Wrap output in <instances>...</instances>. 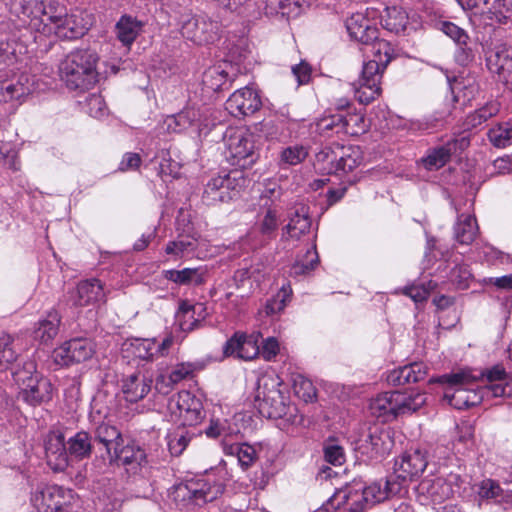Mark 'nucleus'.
Segmentation results:
<instances>
[{"label":"nucleus","mask_w":512,"mask_h":512,"mask_svg":"<svg viewBox=\"0 0 512 512\" xmlns=\"http://www.w3.org/2000/svg\"><path fill=\"white\" fill-rule=\"evenodd\" d=\"M33 30L43 35H56L64 39H76L83 36L93 23L92 14L75 9L70 14L58 0H46L45 6H37Z\"/></svg>","instance_id":"f257e3e1"},{"label":"nucleus","mask_w":512,"mask_h":512,"mask_svg":"<svg viewBox=\"0 0 512 512\" xmlns=\"http://www.w3.org/2000/svg\"><path fill=\"white\" fill-rule=\"evenodd\" d=\"M280 386L281 379L274 372H266L258 378L255 402L259 413L270 419H284L292 426L303 425V415L295 405L287 404Z\"/></svg>","instance_id":"f03ea898"},{"label":"nucleus","mask_w":512,"mask_h":512,"mask_svg":"<svg viewBox=\"0 0 512 512\" xmlns=\"http://www.w3.org/2000/svg\"><path fill=\"white\" fill-rule=\"evenodd\" d=\"M401 485L399 482L386 480L384 484L374 482L369 486H364L361 481L354 480L346 487L337 490L324 505L325 510L338 509L346 501L353 500L355 504H363L366 509L367 506H372L376 503L382 502L392 495L400 492Z\"/></svg>","instance_id":"7ed1b4c3"},{"label":"nucleus","mask_w":512,"mask_h":512,"mask_svg":"<svg viewBox=\"0 0 512 512\" xmlns=\"http://www.w3.org/2000/svg\"><path fill=\"white\" fill-rule=\"evenodd\" d=\"M96 52L89 49L69 53L60 64L62 80L70 89H88L97 81Z\"/></svg>","instance_id":"20e7f679"},{"label":"nucleus","mask_w":512,"mask_h":512,"mask_svg":"<svg viewBox=\"0 0 512 512\" xmlns=\"http://www.w3.org/2000/svg\"><path fill=\"white\" fill-rule=\"evenodd\" d=\"M476 380L478 376L474 375L470 369H462L431 379L430 382L448 384L449 388L445 391L444 398L454 408L465 409L482 401L480 389L468 388Z\"/></svg>","instance_id":"39448f33"},{"label":"nucleus","mask_w":512,"mask_h":512,"mask_svg":"<svg viewBox=\"0 0 512 512\" xmlns=\"http://www.w3.org/2000/svg\"><path fill=\"white\" fill-rule=\"evenodd\" d=\"M245 182V178L239 171L213 177L205 186L203 201L207 205H216L233 200L240 195Z\"/></svg>","instance_id":"423d86ee"},{"label":"nucleus","mask_w":512,"mask_h":512,"mask_svg":"<svg viewBox=\"0 0 512 512\" xmlns=\"http://www.w3.org/2000/svg\"><path fill=\"white\" fill-rule=\"evenodd\" d=\"M173 420L183 426H195L203 421L205 412L200 398L190 391H180L168 403Z\"/></svg>","instance_id":"0eeeda50"},{"label":"nucleus","mask_w":512,"mask_h":512,"mask_svg":"<svg viewBox=\"0 0 512 512\" xmlns=\"http://www.w3.org/2000/svg\"><path fill=\"white\" fill-rule=\"evenodd\" d=\"M33 363L27 365V371L15 373L16 380L22 382L21 398L30 405L36 406L52 399V384L47 378L34 371Z\"/></svg>","instance_id":"6e6552de"},{"label":"nucleus","mask_w":512,"mask_h":512,"mask_svg":"<svg viewBox=\"0 0 512 512\" xmlns=\"http://www.w3.org/2000/svg\"><path fill=\"white\" fill-rule=\"evenodd\" d=\"M219 31V23L206 14H187L181 18L182 36L197 45L214 42L218 38Z\"/></svg>","instance_id":"1a4fd4ad"},{"label":"nucleus","mask_w":512,"mask_h":512,"mask_svg":"<svg viewBox=\"0 0 512 512\" xmlns=\"http://www.w3.org/2000/svg\"><path fill=\"white\" fill-rule=\"evenodd\" d=\"M173 344L172 334L166 335L161 341L156 338H132L124 342L123 350L139 360L153 362L167 356Z\"/></svg>","instance_id":"9d476101"},{"label":"nucleus","mask_w":512,"mask_h":512,"mask_svg":"<svg viewBox=\"0 0 512 512\" xmlns=\"http://www.w3.org/2000/svg\"><path fill=\"white\" fill-rule=\"evenodd\" d=\"M72 490L57 485L45 486L36 490L31 497V503L38 512H58L72 504Z\"/></svg>","instance_id":"9b49d317"},{"label":"nucleus","mask_w":512,"mask_h":512,"mask_svg":"<svg viewBox=\"0 0 512 512\" xmlns=\"http://www.w3.org/2000/svg\"><path fill=\"white\" fill-rule=\"evenodd\" d=\"M386 67L373 60L364 63L358 86L354 90L359 103L369 104L381 94V79Z\"/></svg>","instance_id":"f8f14e48"},{"label":"nucleus","mask_w":512,"mask_h":512,"mask_svg":"<svg viewBox=\"0 0 512 512\" xmlns=\"http://www.w3.org/2000/svg\"><path fill=\"white\" fill-rule=\"evenodd\" d=\"M95 353V343L89 338H74L55 348L52 358L57 365L68 366L89 360Z\"/></svg>","instance_id":"ddd939ff"},{"label":"nucleus","mask_w":512,"mask_h":512,"mask_svg":"<svg viewBox=\"0 0 512 512\" xmlns=\"http://www.w3.org/2000/svg\"><path fill=\"white\" fill-rule=\"evenodd\" d=\"M111 463L122 466L128 474H139L148 466L145 450L135 443L122 444L109 457Z\"/></svg>","instance_id":"4468645a"},{"label":"nucleus","mask_w":512,"mask_h":512,"mask_svg":"<svg viewBox=\"0 0 512 512\" xmlns=\"http://www.w3.org/2000/svg\"><path fill=\"white\" fill-rule=\"evenodd\" d=\"M226 147L234 165L245 167L254 162V142L246 131L236 130L230 133L226 139Z\"/></svg>","instance_id":"2eb2a0df"},{"label":"nucleus","mask_w":512,"mask_h":512,"mask_svg":"<svg viewBox=\"0 0 512 512\" xmlns=\"http://www.w3.org/2000/svg\"><path fill=\"white\" fill-rule=\"evenodd\" d=\"M262 105L259 93L250 86L236 90L226 101V110L234 117L254 114Z\"/></svg>","instance_id":"dca6fc26"},{"label":"nucleus","mask_w":512,"mask_h":512,"mask_svg":"<svg viewBox=\"0 0 512 512\" xmlns=\"http://www.w3.org/2000/svg\"><path fill=\"white\" fill-rule=\"evenodd\" d=\"M469 143L467 137L452 139L444 145L429 149L426 156L423 157L421 161L428 170L440 169L449 162L453 154L466 149Z\"/></svg>","instance_id":"f3484780"},{"label":"nucleus","mask_w":512,"mask_h":512,"mask_svg":"<svg viewBox=\"0 0 512 512\" xmlns=\"http://www.w3.org/2000/svg\"><path fill=\"white\" fill-rule=\"evenodd\" d=\"M179 491H186L188 495L196 504H205L212 502L222 495L224 486L216 479L200 478L195 481H189L184 486H180Z\"/></svg>","instance_id":"a211bd4d"},{"label":"nucleus","mask_w":512,"mask_h":512,"mask_svg":"<svg viewBox=\"0 0 512 512\" xmlns=\"http://www.w3.org/2000/svg\"><path fill=\"white\" fill-rule=\"evenodd\" d=\"M104 300L103 284L95 278L80 281L76 288L69 292V301L76 307H84Z\"/></svg>","instance_id":"6ab92c4d"},{"label":"nucleus","mask_w":512,"mask_h":512,"mask_svg":"<svg viewBox=\"0 0 512 512\" xmlns=\"http://www.w3.org/2000/svg\"><path fill=\"white\" fill-rule=\"evenodd\" d=\"M465 11L480 16L485 24L491 25L494 22L505 23L503 3L494 4L492 0H456Z\"/></svg>","instance_id":"aec40b11"},{"label":"nucleus","mask_w":512,"mask_h":512,"mask_svg":"<svg viewBox=\"0 0 512 512\" xmlns=\"http://www.w3.org/2000/svg\"><path fill=\"white\" fill-rule=\"evenodd\" d=\"M223 353L226 357L233 356L241 360L249 361L260 354V349L252 337L236 332L226 341L223 347Z\"/></svg>","instance_id":"412c9836"},{"label":"nucleus","mask_w":512,"mask_h":512,"mask_svg":"<svg viewBox=\"0 0 512 512\" xmlns=\"http://www.w3.org/2000/svg\"><path fill=\"white\" fill-rule=\"evenodd\" d=\"M426 455L420 449L404 454L399 461L395 462L394 472L396 477L402 481L411 480L418 476L427 467Z\"/></svg>","instance_id":"4be33fe9"},{"label":"nucleus","mask_w":512,"mask_h":512,"mask_svg":"<svg viewBox=\"0 0 512 512\" xmlns=\"http://www.w3.org/2000/svg\"><path fill=\"white\" fill-rule=\"evenodd\" d=\"M45 453L48 465L55 471H62L68 465V450L64 435L60 432H51L45 441Z\"/></svg>","instance_id":"5701e85b"},{"label":"nucleus","mask_w":512,"mask_h":512,"mask_svg":"<svg viewBox=\"0 0 512 512\" xmlns=\"http://www.w3.org/2000/svg\"><path fill=\"white\" fill-rule=\"evenodd\" d=\"M207 316V308L203 303H191L187 300L180 302L176 312L179 327L184 332H190L199 327Z\"/></svg>","instance_id":"b1692460"},{"label":"nucleus","mask_w":512,"mask_h":512,"mask_svg":"<svg viewBox=\"0 0 512 512\" xmlns=\"http://www.w3.org/2000/svg\"><path fill=\"white\" fill-rule=\"evenodd\" d=\"M162 125L167 132L179 133L190 127H196L200 131V112L192 107L185 108L177 114L167 116Z\"/></svg>","instance_id":"393cba45"},{"label":"nucleus","mask_w":512,"mask_h":512,"mask_svg":"<svg viewBox=\"0 0 512 512\" xmlns=\"http://www.w3.org/2000/svg\"><path fill=\"white\" fill-rule=\"evenodd\" d=\"M381 21L386 30L396 34L404 33L409 28H415L413 26L415 22L413 17L404 8L399 6L386 7L384 14L381 16Z\"/></svg>","instance_id":"a878e982"},{"label":"nucleus","mask_w":512,"mask_h":512,"mask_svg":"<svg viewBox=\"0 0 512 512\" xmlns=\"http://www.w3.org/2000/svg\"><path fill=\"white\" fill-rule=\"evenodd\" d=\"M419 495L434 503H441L451 498V488L444 477L434 476L424 478L418 485Z\"/></svg>","instance_id":"bb28decb"},{"label":"nucleus","mask_w":512,"mask_h":512,"mask_svg":"<svg viewBox=\"0 0 512 512\" xmlns=\"http://www.w3.org/2000/svg\"><path fill=\"white\" fill-rule=\"evenodd\" d=\"M426 374L427 367L423 363L415 362L390 371L387 381L391 385L401 386L421 381L425 378Z\"/></svg>","instance_id":"cd10ccee"},{"label":"nucleus","mask_w":512,"mask_h":512,"mask_svg":"<svg viewBox=\"0 0 512 512\" xmlns=\"http://www.w3.org/2000/svg\"><path fill=\"white\" fill-rule=\"evenodd\" d=\"M163 277L177 285L200 286L206 282L207 270L204 267L164 270Z\"/></svg>","instance_id":"c85d7f7f"},{"label":"nucleus","mask_w":512,"mask_h":512,"mask_svg":"<svg viewBox=\"0 0 512 512\" xmlns=\"http://www.w3.org/2000/svg\"><path fill=\"white\" fill-rule=\"evenodd\" d=\"M151 390V380L135 373L123 380L122 393L126 401L135 403L143 399Z\"/></svg>","instance_id":"c756f323"},{"label":"nucleus","mask_w":512,"mask_h":512,"mask_svg":"<svg viewBox=\"0 0 512 512\" xmlns=\"http://www.w3.org/2000/svg\"><path fill=\"white\" fill-rule=\"evenodd\" d=\"M394 397L397 417L416 412L427 401L426 394L417 390L395 391Z\"/></svg>","instance_id":"7c9ffc66"},{"label":"nucleus","mask_w":512,"mask_h":512,"mask_svg":"<svg viewBox=\"0 0 512 512\" xmlns=\"http://www.w3.org/2000/svg\"><path fill=\"white\" fill-rule=\"evenodd\" d=\"M308 6V0H267L264 11L267 16L294 18Z\"/></svg>","instance_id":"2f4dec72"},{"label":"nucleus","mask_w":512,"mask_h":512,"mask_svg":"<svg viewBox=\"0 0 512 512\" xmlns=\"http://www.w3.org/2000/svg\"><path fill=\"white\" fill-rule=\"evenodd\" d=\"M395 391L384 392L372 398L369 402V411L372 416L380 418L383 422L392 421L397 417Z\"/></svg>","instance_id":"473e14b6"},{"label":"nucleus","mask_w":512,"mask_h":512,"mask_svg":"<svg viewBox=\"0 0 512 512\" xmlns=\"http://www.w3.org/2000/svg\"><path fill=\"white\" fill-rule=\"evenodd\" d=\"M143 24L131 15H123L115 25L117 39L126 47H130L142 31Z\"/></svg>","instance_id":"72a5a7b5"},{"label":"nucleus","mask_w":512,"mask_h":512,"mask_svg":"<svg viewBox=\"0 0 512 512\" xmlns=\"http://www.w3.org/2000/svg\"><path fill=\"white\" fill-rule=\"evenodd\" d=\"M95 439L104 445L109 457L113 454L115 448H118L124 442L120 430L116 426L104 422L96 427Z\"/></svg>","instance_id":"f704fd0d"},{"label":"nucleus","mask_w":512,"mask_h":512,"mask_svg":"<svg viewBox=\"0 0 512 512\" xmlns=\"http://www.w3.org/2000/svg\"><path fill=\"white\" fill-rule=\"evenodd\" d=\"M310 227L311 220L308 216V208L305 205H301L290 217L285 230L289 238L299 240L302 235L309 232Z\"/></svg>","instance_id":"c9c22d12"},{"label":"nucleus","mask_w":512,"mask_h":512,"mask_svg":"<svg viewBox=\"0 0 512 512\" xmlns=\"http://www.w3.org/2000/svg\"><path fill=\"white\" fill-rule=\"evenodd\" d=\"M9 11L17 17L23 16L28 20V25L33 29L34 17H39L35 12L36 7L45 6L46 0H1Z\"/></svg>","instance_id":"e433bc0d"},{"label":"nucleus","mask_w":512,"mask_h":512,"mask_svg":"<svg viewBox=\"0 0 512 512\" xmlns=\"http://www.w3.org/2000/svg\"><path fill=\"white\" fill-rule=\"evenodd\" d=\"M478 234V225L474 216L461 214L454 226V236L458 243L469 245Z\"/></svg>","instance_id":"4c0bfd02"},{"label":"nucleus","mask_w":512,"mask_h":512,"mask_svg":"<svg viewBox=\"0 0 512 512\" xmlns=\"http://www.w3.org/2000/svg\"><path fill=\"white\" fill-rule=\"evenodd\" d=\"M229 78V72L221 65L208 68L203 74V85L210 91H219L224 89L227 82H232Z\"/></svg>","instance_id":"58836bf2"},{"label":"nucleus","mask_w":512,"mask_h":512,"mask_svg":"<svg viewBox=\"0 0 512 512\" xmlns=\"http://www.w3.org/2000/svg\"><path fill=\"white\" fill-rule=\"evenodd\" d=\"M490 143L496 148H506L512 145V124L509 122L497 123L487 132Z\"/></svg>","instance_id":"ea45409f"},{"label":"nucleus","mask_w":512,"mask_h":512,"mask_svg":"<svg viewBox=\"0 0 512 512\" xmlns=\"http://www.w3.org/2000/svg\"><path fill=\"white\" fill-rule=\"evenodd\" d=\"M59 324V314L56 311L49 312L47 318L39 321V325L34 331L35 338L42 342L52 340L58 334Z\"/></svg>","instance_id":"a19ab883"},{"label":"nucleus","mask_w":512,"mask_h":512,"mask_svg":"<svg viewBox=\"0 0 512 512\" xmlns=\"http://www.w3.org/2000/svg\"><path fill=\"white\" fill-rule=\"evenodd\" d=\"M91 449V437L85 431H79L68 440V453L76 458L88 457Z\"/></svg>","instance_id":"79ce46f5"},{"label":"nucleus","mask_w":512,"mask_h":512,"mask_svg":"<svg viewBox=\"0 0 512 512\" xmlns=\"http://www.w3.org/2000/svg\"><path fill=\"white\" fill-rule=\"evenodd\" d=\"M508 493L509 490H504L492 479H485L481 481L478 486V495L481 499L495 501L509 500L511 496Z\"/></svg>","instance_id":"37998d69"},{"label":"nucleus","mask_w":512,"mask_h":512,"mask_svg":"<svg viewBox=\"0 0 512 512\" xmlns=\"http://www.w3.org/2000/svg\"><path fill=\"white\" fill-rule=\"evenodd\" d=\"M500 111V104L496 101H491L469 114L466 119V123L469 127L475 128L488 119L497 115Z\"/></svg>","instance_id":"c03bdc74"},{"label":"nucleus","mask_w":512,"mask_h":512,"mask_svg":"<svg viewBox=\"0 0 512 512\" xmlns=\"http://www.w3.org/2000/svg\"><path fill=\"white\" fill-rule=\"evenodd\" d=\"M196 239L181 237L167 243L165 253L176 259L192 254L196 249Z\"/></svg>","instance_id":"a18cd8bd"},{"label":"nucleus","mask_w":512,"mask_h":512,"mask_svg":"<svg viewBox=\"0 0 512 512\" xmlns=\"http://www.w3.org/2000/svg\"><path fill=\"white\" fill-rule=\"evenodd\" d=\"M440 30L451 38L463 51L465 60L470 58V54L466 52L469 36L466 31L452 22L440 23Z\"/></svg>","instance_id":"49530a36"},{"label":"nucleus","mask_w":512,"mask_h":512,"mask_svg":"<svg viewBox=\"0 0 512 512\" xmlns=\"http://www.w3.org/2000/svg\"><path fill=\"white\" fill-rule=\"evenodd\" d=\"M342 133L350 136H357L366 131L364 116L357 112L343 114Z\"/></svg>","instance_id":"de8ad7c7"},{"label":"nucleus","mask_w":512,"mask_h":512,"mask_svg":"<svg viewBox=\"0 0 512 512\" xmlns=\"http://www.w3.org/2000/svg\"><path fill=\"white\" fill-rule=\"evenodd\" d=\"M279 225V211L275 207H268L265 209L263 215L259 218L257 226L259 232L271 237L277 231Z\"/></svg>","instance_id":"09e8293b"},{"label":"nucleus","mask_w":512,"mask_h":512,"mask_svg":"<svg viewBox=\"0 0 512 512\" xmlns=\"http://www.w3.org/2000/svg\"><path fill=\"white\" fill-rule=\"evenodd\" d=\"M308 156V150L303 145H293L284 148L280 154V165L294 166L303 162Z\"/></svg>","instance_id":"8fccbe9b"},{"label":"nucleus","mask_w":512,"mask_h":512,"mask_svg":"<svg viewBox=\"0 0 512 512\" xmlns=\"http://www.w3.org/2000/svg\"><path fill=\"white\" fill-rule=\"evenodd\" d=\"M226 453L235 455L243 468L250 467L256 460L255 449L246 443L232 444L227 447Z\"/></svg>","instance_id":"3c124183"},{"label":"nucleus","mask_w":512,"mask_h":512,"mask_svg":"<svg viewBox=\"0 0 512 512\" xmlns=\"http://www.w3.org/2000/svg\"><path fill=\"white\" fill-rule=\"evenodd\" d=\"M509 60H512V49L501 46L487 58V65L491 72L502 75Z\"/></svg>","instance_id":"603ef678"},{"label":"nucleus","mask_w":512,"mask_h":512,"mask_svg":"<svg viewBox=\"0 0 512 512\" xmlns=\"http://www.w3.org/2000/svg\"><path fill=\"white\" fill-rule=\"evenodd\" d=\"M371 52L373 54V61L379 62L382 65L387 66L394 56V48L386 40H377L371 42Z\"/></svg>","instance_id":"864d4df0"},{"label":"nucleus","mask_w":512,"mask_h":512,"mask_svg":"<svg viewBox=\"0 0 512 512\" xmlns=\"http://www.w3.org/2000/svg\"><path fill=\"white\" fill-rule=\"evenodd\" d=\"M30 88L18 81L16 83H4L0 86V101L20 100L30 94Z\"/></svg>","instance_id":"5fc2aeb1"},{"label":"nucleus","mask_w":512,"mask_h":512,"mask_svg":"<svg viewBox=\"0 0 512 512\" xmlns=\"http://www.w3.org/2000/svg\"><path fill=\"white\" fill-rule=\"evenodd\" d=\"M191 440L189 432L178 429L168 436V448L173 456H179L186 449Z\"/></svg>","instance_id":"6e6d98bb"},{"label":"nucleus","mask_w":512,"mask_h":512,"mask_svg":"<svg viewBox=\"0 0 512 512\" xmlns=\"http://www.w3.org/2000/svg\"><path fill=\"white\" fill-rule=\"evenodd\" d=\"M368 440L376 454L383 455L390 450L391 441L386 431L375 429L369 433Z\"/></svg>","instance_id":"4d7b16f0"},{"label":"nucleus","mask_w":512,"mask_h":512,"mask_svg":"<svg viewBox=\"0 0 512 512\" xmlns=\"http://www.w3.org/2000/svg\"><path fill=\"white\" fill-rule=\"evenodd\" d=\"M319 262L318 253L316 251L315 247H312L311 249H308L304 259L301 261H298L293 266V273L296 275L300 274H306L309 273L311 270H313Z\"/></svg>","instance_id":"13d9d810"},{"label":"nucleus","mask_w":512,"mask_h":512,"mask_svg":"<svg viewBox=\"0 0 512 512\" xmlns=\"http://www.w3.org/2000/svg\"><path fill=\"white\" fill-rule=\"evenodd\" d=\"M12 338L8 334L0 336V370H4L16 359V353L11 348Z\"/></svg>","instance_id":"bf43d9fd"},{"label":"nucleus","mask_w":512,"mask_h":512,"mask_svg":"<svg viewBox=\"0 0 512 512\" xmlns=\"http://www.w3.org/2000/svg\"><path fill=\"white\" fill-rule=\"evenodd\" d=\"M472 274L467 265H457L450 272V281L459 289H465L469 286Z\"/></svg>","instance_id":"052dcab7"},{"label":"nucleus","mask_w":512,"mask_h":512,"mask_svg":"<svg viewBox=\"0 0 512 512\" xmlns=\"http://www.w3.org/2000/svg\"><path fill=\"white\" fill-rule=\"evenodd\" d=\"M0 162L10 169H18L17 152L11 142H0Z\"/></svg>","instance_id":"680f3d73"},{"label":"nucleus","mask_w":512,"mask_h":512,"mask_svg":"<svg viewBox=\"0 0 512 512\" xmlns=\"http://www.w3.org/2000/svg\"><path fill=\"white\" fill-rule=\"evenodd\" d=\"M341 124H343V113L339 112L321 118L318 121L317 126L322 132L334 131L336 134H340L342 133Z\"/></svg>","instance_id":"e2e57ef3"},{"label":"nucleus","mask_w":512,"mask_h":512,"mask_svg":"<svg viewBox=\"0 0 512 512\" xmlns=\"http://www.w3.org/2000/svg\"><path fill=\"white\" fill-rule=\"evenodd\" d=\"M195 370H196V366L193 363H190V362L179 363V364L175 365L169 372L170 380L172 382H175L176 384H178L185 379L191 378L193 376Z\"/></svg>","instance_id":"0e129e2a"},{"label":"nucleus","mask_w":512,"mask_h":512,"mask_svg":"<svg viewBox=\"0 0 512 512\" xmlns=\"http://www.w3.org/2000/svg\"><path fill=\"white\" fill-rule=\"evenodd\" d=\"M480 393L482 394V398L484 396H492V397H505L511 396L512 389L508 385V382H492L487 383L484 387L480 389Z\"/></svg>","instance_id":"69168bd1"},{"label":"nucleus","mask_w":512,"mask_h":512,"mask_svg":"<svg viewBox=\"0 0 512 512\" xmlns=\"http://www.w3.org/2000/svg\"><path fill=\"white\" fill-rule=\"evenodd\" d=\"M294 391L305 402L313 401L316 397V390L308 379L299 378L294 381Z\"/></svg>","instance_id":"338daca9"},{"label":"nucleus","mask_w":512,"mask_h":512,"mask_svg":"<svg viewBox=\"0 0 512 512\" xmlns=\"http://www.w3.org/2000/svg\"><path fill=\"white\" fill-rule=\"evenodd\" d=\"M88 113L94 117L99 118L105 114L106 104L101 95L91 94L86 100Z\"/></svg>","instance_id":"774afa93"}]
</instances>
